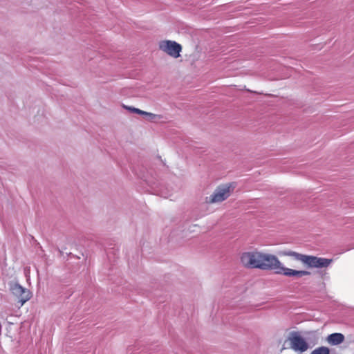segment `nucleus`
<instances>
[{
  "label": "nucleus",
  "instance_id": "20e7f679",
  "mask_svg": "<svg viewBox=\"0 0 354 354\" xmlns=\"http://www.w3.org/2000/svg\"><path fill=\"white\" fill-rule=\"evenodd\" d=\"M261 251L254 250L243 252L240 257L242 266L246 268L259 269Z\"/></svg>",
  "mask_w": 354,
  "mask_h": 354
},
{
  "label": "nucleus",
  "instance_id": "f03ea898",
  "mask_svg": "<svg viewBox=\"0 0 354 354\" xmlns=\"http://www.w3.org/2000/svg\"><path fill=\"white\" fill-rule=\"evenodd\" d=\"M235 188L234 183L221 185L216 188L214 192L207 198L209 203H218L226 200Z\"/></svg>",
  "mask_w": 354,
  "mask_h": 354
},
{
  "label": "nucleus",
  "instance_id": "f257e3e1",
  "mask_svg": "<svg viewBox=\"0 0 354 354\" xmlns=\"http://www.w3.org/2000/svg\"><path fill=\"white\" fill-rule=\"evenodd\" d=\"M279 254L292 257L295 260L301 262L308 268H326L333 262L330 259L303 254L292 250H283L279 252Z\"/></svg>",
  "mask_w": 354,
  "mask_h": 354
},
{
  "label": "nucleus",
  "instance_id": "6e6552de",
  "mask_svg": "<svg viewBox=\"0 0 354 354\" xmlns=\"http://www.w3.org/2000/svg\"><path fill=\"white\" fill-rule=\"evenodd\" d=\"M277 274H282L288 277H293L295 279L301 278L304 276H308L310 272L307 270H296L291 268L285 267L283 263L281 264L279 271H277Z\"/></svg>",
  "mask_w": 354,
  "mask_h": 354
},
{
  "label": "nucleus",
  "instance_id": "0eeeda50",
  "mask_svg": "<svg viewBox=\"0 0 354 354\" xmlns=\"http://www.w3.org/2000/svg\"><path fill=\"white\" fill-rule=\"evenodd\" d=\"M158 48L173 58H178L182 51V46L175 41L162 40L158 43Z\"/></svg>",
  "mask_w": 354,
  "mask_h": 354
},
{
  "label": "nucleus",
  "instance_id": "7ed1b4c3",
  "mask_svg": "<svg viewBox=\"0 0 354 354\" xmlns=\"http://www.w3.org/2000/svg\"><path fill=\"white\" fill-rule=\"evenodd\" d=\"M259 269L262 270H274L277 274L282 263L274 254L261 252Z\"/></svg>",
  "mask_w": 354,
  "mask_h": 354
},
{
  "label": "nucleus",
  "instance_id": "423d86ee",
  "mask_svg": "<svg viewBox=\"0 0 354 354\" xmlns=\"http://www.w3.org/2000/svg\"><path fill=\"white\" fill-rule=\"evenodd\" d=\"M290 348L296 352L304 353L308 348V344L299 332H291L288 338Z\"/></svg>",
  "mask_w": 354,
  "mask_h": 354
},
{
  "label": "nucleus",
  "instance_id": "f8f14e48",
  "mask_svg": "<svg viewBox=\"0 0 354 354\" xmlns=\"http://www.w3.org/2000/svg\"><path fill=\"white\" fill-rule=\"evenodd\" d=\"M124 107L126 109L130 111L132 113L140 114V115H143L144 112H145V111L140 110V109H139L138 108H135V107H133V106H124Z\"/></svg>",
  "mask_w": 354,
  "mask_h": 354
},
{
  "label": "nucleus",
  "instance_id": "9d476101",
  "mask_svg": "<svg viewBox=\"0 0 354 354\" xmlns=\"http://www.w3.org/2000/svg\"><path fill=\"white\" fill-rule=\"evenodd\" d=\"M143 115L147 117V120L153 122L156 120H158L162 118V116L160 115L154 114L152 113L145 111Z\"/></svg>",
  "mask_w": 354,
  "mask_h": 354
},
{
  "label": "nucleus",
  "instance_id": "1a4fd4ad",
  "mask_svg": "<svg viewBox=\"0 0 354 354\" xmlns=\"http://www.w3.org/2000/svg\"><path fill=\"white\" fill-rule=\"evenodd\" d=\"M344 340V336L342 333H333L328 336L327 341L331 345H338Z\"/></svg>",
  "mask_w": 354,
  "mask_h": 354
},
{
  "label": "nucleus",
  "instance_id": "39448f33",
  "mask_svg": "<svg viewBox=\"0 0 354 354\" xmlns=\"http://www.w3.org/2000/svg\"><path fill=\"white\" fill-rule=\"evenodd\" d=\"M8 287L10 292L18 299L19 302L21 304V306H22L32 297L31 292L28 289L21 286L17 282H9Z\"/></svg>",
  "mask_w": 354,
  "mask_h": 354
},
{
  "label": "nucleus",
  "instance_id": "9b49d317",
  "mask_svg": "<svg viewBox=\"0 0 354 354\" xmlns=\"http://www.w3.org/2000/svg\"><path fill=\"white\" fill-rule=\"evenodd\" d=\"M329 349L325 346L319 347L311 353V354H329Z\"/></svg>",
  "mask_w": 354,
  "mask_h": 354
}]
</instances>
